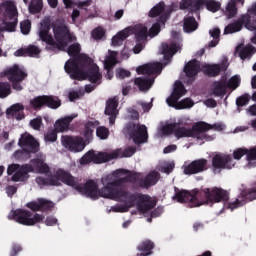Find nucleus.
Here are the masks:
<instances>
[{"mask_svg":"<svg viewBox=\"0 0 256 256\" xmlns=\"http://www.w3.org/2000/svg\"><path fill=\"white\" fill-rule=\"evenodd\" d=\"M212 91L216 97H223L227 93V82L225 80L215 82L212 86Z\"/></svg>","mask_w":256,"mask_h":256,"instance_id":"e433bc0d","label":"nucleus"},{"mask_svg":"<svg viewBox=\"0 0 256 256\" xmlns=\"http://www.w3.org/2000/svg\"><path fill=\"white\" fill-rule=\"evenodd\" d=\"M163 25H164V22L155 23L150 28L149 31L147 30V26L143 24H138L134 27L133 26L127 27L122 31H119L116 35L112 37V46L121 47V45H123V41H125V39L129 37V35H132V33H134L135 39H137V41H143V39H145V37H147L148 35L150 37H157Z\"/></svg>","mask_w":256,"mask_h":256,"instance_id":"39448f33","label":"nucleus"},{"mask_svg":"<svg viewBox=\"0 0 256 256\" xmlns=\"http://www.w3.org/2000/svg\"><path fill=\"white\" fill-rule=\"evenodd\" d=\"M248 104H249V95L240 96L236 100V105H238V107H245V105H248Z\"/></svg>","mask_w":256,"mask_h":256,"instance_id":"bf43d9fd","label":"nucleus"},{"mask_svg":"<svg viewBox=\"0 0 256 256\" xmlns=\"http://www.w3.org/2000/svg\"><path fill=\"white\" fill-rule=\"evenodd\" d=\"M0 15L5 25V30L13 32L17 27L19 12L17 11V5L11 0H6L0 4Z\"/></svg>","mask_w":256,"mask_h":256,"instance_id":"9d476101","label":"nucleus"},{"mask_svg":"<svg viewBox=\"0 0 256 256\" xmlns=\"http://www.w3.org/2000/svg\"><path fill=\"white\" fill-rule=\"evenodd\" d=\"M30 105L33 109H38V107H43V105H47L50 109H58V107H61V101L53 96H38L30 100Z\"/></svg>","mask_w":256,"mask_h":256,"instance_id":"a211bd4d","label":"nucleus"},{"mask_svg":"<svg viewBox=\"0 0 256 256\" xmlns=\"http://www.w3.org/2000/svg\"><path fill=\"white\" fill-rule=\"evenodd\" d=\"M201 197L203 194L199 190H176L172 199L177 203H188L190 207H201Z\"/></svg>","mask_w":256,"mask_h":256,"instance_id":"4468645a","label":"nucleus"},{"mask_svg":"<svg viewBox=\"0 0 256 256\" xmlns=\"http://www.w3.org/2000/svg\"><path fill=\"white\" fill-rule=\"evenodd\" d=\"M181 49V44L176 42L175 44H162L161 53L164 55L165 61H169L173 57L176 51Z\"/></svg>","mask_w":256,"mask_h":256,"instance_id":"7c9ffc66","label":"nucleus"},{"mask_svg":"<svg viewBox=\"0 0 256 256\" xmlns=\"http://www.w3.org/2000/svg\"><path fill=\"white\" fill-rule=\"evenodd\" d=\"M126 137L132 139L134 143H145L147 141V127L141 124H130L124 128Z\"/></svg>","mask_w":256,"mask_h":256,"instance_id":"2eb2a0df","label":"nucleus"},{"mask_svg":"<svg viewBox=\"0 0 256 256\" xmlns=\"http://www.w3.org/2000/svg\"><path fill=\"white\" fill-rule=\"evenodd\" d=\"M147 37H151L150 35L146 36L145 39L143 40H137L136 39V45L134 46V53L137 55L139 54L140 51H143V47H145V40L147 39Z\"/></svg>","mask_w":256,"mask_h":256,"instance_id":"6e6d98bb","label":"nucleus"},{"mask_svg":"<svg viewBox=\"0 0 256 256\" xmlns=\"http://www.w3.org/2000/svg\"><path fill=\"white\" fill-rule=\"evenodd\" d=\"M208 161L207 159H198L190 164H184L183 171L185 175H195L197 173H203V171H207L208 169Z\"/></svg>","mask_w":256,"mask_h":256,"instance_id":"412c9836","label":"nucleus"},{"mask_svg":"<svg viewBox=\"0 0 256 256\" xmlns=\"http://www.w3.org/2000/svg\"><path fill=\"white\" fill-rule=\"evenodd\" d=\"M26 53L28 57H39V53H41V49L35 45H30L26 48Z\"/></svg>","mask_w":256,"mask_h":256,"instance_id":"3c124183","label":"nucleus"},{"mask_svg":"<svg viewBox=\"0 0 256 256\" xmlns=\"http://www.w3.org/2000/svg\"><path fill=\"white\" fill-rule=\"evenodd\" d=\"M252 53H255V48H253L251 45L244 46L241 44L236 48V55H239L242 61H245V59H251Z\"/></svg>","mask_w":256,"mask_h":256,"instance_id":"473e14b6","label":"nucleus"},{"mask_svg":"<svg viewBox=\"0 0 256 256\" xmlns=\"http://www.w3.org/2000/svg\"><path fill=\"white\" fill-rule=\"evenodd\" d=\"M53 205V202L40 198L36 201L29 202L27 204V207L32 211H41V209H51Z\"/></svg>","mask_w":256,"mask_h":256,"instance_id":"2f4dec72","label":"nucleus"},{"mask_svg":"<svg viewBox=\"0 0 256 256\" xmlns=\"http://www.w3.org/2000/svg\"><path fill=\"white\" fill-rule=\"evenodd\" d=\"M29 173L48 175L49 166H47L43 158H40L33 160L30 165L19 166V164H11L7 168V174L13 175L12 181L16 183L19 181H27L29 179Z\"/></svg>","mask_w":256,"mask_h":256,"instance_id":"423d86ee","label":"nucleus"},{"mask_svg":"<svg viewBox=\"0 0 256 256\" xmlns=\"http://www.w3.org/2000/svg\"><path fill=\"white\" fill-rule=\"evenodd\" d=\"M163 69V64L156 62V63H149L136 68V73L138 75H159Z\"/></svg>","mask_w":256,"mask_h":256,"instance_id":"5701e85b","label":"nucleus"},{"mask_svg":"<svg viewBox=\"0 0 256 256\" xmlns=\"http://www.w3.org/2000/svg\"><path fill=\"white\" fill-rule=\"evenodd\" d=\"M256 2L252 3L248 9L247 13L243 14L238 21L229 24L224 29V35H231V33H238L243 29V25L245 29L248 31H252L254 33V37L251 39L252 43L256 45Z\"/></svg>","mask_w":256,"mask_h":256,"instance_id":"0eeeda50","label":"nucleus"},{"mask_svg":"<svg viewBox=\"0 0 256 256\" xmlns=\"http://www.w3.org/2000/svg\"><path fill=\"white\" fill-rule=\"evenodd\" d=\"M157 181H159V174L157 172H151L147 175L142 185L144 187H151L152 185H155Z\"/></svg>","mask_w":256,"mask_h":256,"instance_id":"a19ab883","label":"nucleus"},{"mask_svg":"<svg viewBox=\"0 0 256 256\" xmlns=\"http://www.w3.org/2000/svg\"><path fill=\"white\" fill-rule=\"evenodd\" d=\"M135 154V148L117 149L111 153L89 151L81 159V165H87V163H106L113 159H119L121 157H132Z\"/></svg>","mask_w":256,"mask_h":256,"instance_id":"1a4fd4ad","label":"nucleus"},{"mask_svg":"<svg viewBox=\"0 0 256 256\" xmlns=\"http://www.w3.org/2000/svg\"><path fill=\"white\" fill-rule=\"evenodd\" d=\"M247 111L250 115H256V104L250 106Z\"/></svg>","mask_w":256,"mask_h":256,"instance_id":"774afa93","label":"nucleus"},{"mask_svg":"<svg viewBox=\"0 0 256 256\" xmlns=\"http://www.w3.org/2000/svg\"><path fill=\"white\" fill-rule=\"evenodd\" d=\"M41 125H43L41 117L34 118L30 121V126L32 129H35V131H39V129H41Z\"/></svg>","mask_w":256,"mask_h":256,"instance_id":"4d7b16f0","label":"nucleus"},{"mask_svg":"<svg viewBox=\"0 0 256 256\" xmlns=\"http://www.w3.org/2000/svg\"><path fill=\"white\" fill-rule=\"evenodd\" d=\"M210 37H212V40L209 44L208 47H217L219 45V37L221 35V30L219 28H212L210 31Z\"/></svg>","mask_w":256,"mask_h":256,"instance_id":"ea45409f","label":"nucleus"},{"mask_svg":"<svg viewBox=\"0 0 256 256\" xmlns=\"http://www.w3.org/2000/svg\"><path fill=\"white\" fill-rule=\"evenodd\" d=\"M11 95V85L9 83L0 82V98L5 99Z\"/></svg>","mask_w":256,"mask_h":256,"instance_id":"09e8293b","label":"nucleus"},{"mask_svg":"<svg viewBox=\"0 0 256 256\" xmlns=\"http://www.w3.org/2000/svg\"><path fill=\"white\" fill-rule=\"evenodd\" d=\"M206 9L211 11V13H217L221 9V2L215 0H207Z\"/></svg>","mask_w":256,"mask_h":256,"instance_id":"de8ad7c7","label":"nucleus"},{"mask_svg":"<svg viewBox=\"0 0 256 256\" xmlns=\"http://www.w3.org/2000/svg\"><path fill=\"white\" fill-rule=\"evenodd\" d=\"M91 35L96 41H101V39L105 37V30L103 27L99 26L92 31Z\"/></svg>","mask_w":256,"mask_h":256,"instance_id":"8fccbe9b","label":"nucleus"},{"mask_svg":"<svg viewBox=\"0 0 256 256\" xmlns=\"http://www.w3.org/2000/svg\"><path fill=\"white\" fill-rule=\"evenodd\" d=\"M1 77H7L11 83H21L27 77L25 70L19 65H13L6 68L2 73Z\"/></svg>","mask_w":256,"mask_h":256,"instance_id":"f3484780","label":"nucleus"},{"mask_svg":"<svg viewBox=\"0 0 256 256\" xmlns=\"http://www.w3.org/2000/svg\"><path fill=\"white\" fill-rule=\"evenodd\" d=\"M224 14L228 19H233L237 15V5L233 1H229L224 10Z\"/></svg>","mask_w":256,"mask_h":256,"instance_id":"58836bf2","label":"nucleus"},{"mask_svg":"<svg viewBox=\"0 0 256 256\" xmlns=\"http://www.w3.org/2000/svg\"><path fill=\"white\" fill-rule=\"evenodd\" d=\"M208 0H182L180 3V9H189L192 11H197L199 9H203L205 5L207 6Z\"/></svg>","mask_w":256,"mask_h":256,"instance_id":"c85d7f7f","label":"nucleus"},{"mask_svg":"<svg viewBox=\"0 0 256 256\" xmlns=\"http://www.w3.org/2000/svg\"><path fill=\"white\" fill-rule=\"evenodd\" d=\"M18 145L26 153H37L39 151V142L29 133L21 135Z\"/></svg>","mask_w":256,"mask_h":256,"instance_id":"6ab92c4d","label":"nucleus"},{"mask_svg":"<svg viewBox=\"0 0 256 256\" xmlns=\"http://www.w3.org/2000/svg\"><path fill=\"white\" fill-rule=\"evenodd\" d=\"M242 197H244V201H255L256 199V186L248 188L242 192Z\"/></svg>","mask_w":256,"mask_h":256,"instance_id":"a18cd8bd","label":"nucleus"},{"mask_svg":"<svg viewBox=\"0 0 256 256\" xmlns=\"http://www.w3.org/2000/svg\"><path fill=\"white\" fill-rule=\"evenodd\" d=\"M212 167L214 171H217V169H233L235 160L231 155L218 153L213 156Z\"/></svg>","mask_w":256,"mask_h":256,"instance_id":"dca6fc26","label":"nucleus"},{"mask_svg":"<svg viewBox=\"0 0 256 256\" xmlns=\"http://www.w3.org/2000/svg\"><path fill=\"white\" fill-rule=\"evenodd\" d=\"M199 29V23L193 17L189 16L184 18L183 31L184 33H193Z\"/></svg>","mask_w":256,"mask_h":256,"instance_id":"f704fd0d","label":"nucleus"},{"mask_svg":"<svg viewBox=\"0 0 256 256\" xmlns=\"http://www.w3.org/2000/svg\"><path fill=\"white\" fill-rule=\"evenodd\" d=\"M45 141L48 143H55V141H57V130H49L45 134Z\"/></svg>","mask_w":256,"mask_h":256,"instance_id":"864d4df0","label":"nucleus"},{"mask_svg":"<svg viewBox=\"0 0 256 256\" xmlns=\"http://www.w3.org/2000/svg\"><path fill=\"white\" fill-rule=\"evenodd\" d=\"M245 203H247V200H244L243 194H241V196H239L238 198L231 200L230 202L225 201L224 202V207L226 209H230L231 211L235 210V209H239V207H243V205H245Z\"/></svg>","mask_w":256,"mask_h":256,"instance_id":"c9c22d12","label":"nucleus"},{"mask_svg":"<svg viewBox=\"0 0 256 256\" xmlns=\"http://www.w3.org/2000/svg\"><path fill=\"white\" fill-rule=\"evenodd\" d=\"M187 93V90H185V87L181 82H176L174 85V90L170 97L166 99L167 105L169 107H174V109H191L193 105H195V102L191 100V98H185L182 101L179 102V99L183 97Z\"/></svg>","mask_w":256,"mask_h":256,"instance_id":"9b49d317","label":"nucleus"},{"mask_svg":"<svg viewBox=\"0 0 256 256\" xmlns=\"http://www.w3.org/2000/svg\"><path fill=\"white\" fill-rule=\"evenodd\" d=\"M20 30L22 35H29L31 33V21L24 20L20 23Z\"/></svg>","mask_w":256,"mask_h":256,"instance_id":"603ef678","label":"nucleus"},{"mask_svg":"<svg viewBox=\"0 0 256 256\" xmlns=\"http://www.w3.org/2000/svg\"><path fill=\"white\" fill-rule=\"evenodd\" d=\"M241 85V76L234 75L232 76L227 82L226 87L227 89H232V91H235Z\"/></svg>","mask_w":256,"mask_h":256,"instance_id":"37998d69","label":"nucleus"},{"mask_svg":"<svg viewBox=\"0 0 256 256\" xmlns=\"http://www.w3.org/2000/svg\"><path fill=\"white\" fill-rule=\"evenodd\" d=\"M199 71H201V63L197 60L189 61L184 67L186 78H183V81L185 83H191Z\"/></svg>","mask_w":256,"mask_h":256,"instance_id":"4be33fe9","label":"nucleus"},{"mask_svg":"<svg viewBox=\"0 0 256 256\" xmlns=\"http://www.w3.org/2000/svg\"><path fill=\"white\" fill-rule=\"evenodd\" d=\"M27 55V48H20L14 52L15 57H25Z\"/></svg>","mask_w":256,"mask_h":256,"instance_id":"e2e57ef3","label":"nucleus"},{"mask_svg":"<svg viewBox=\"0 0 256 256\" xmlns=\"http://www.w3.org/2000/svg\"><path fill=\"white\" fill-rule=\"evenodd\" d=\"M28 9L33 15L35 13H41L43 10V0H30Z\"/></svg>","mask_w":256,"mask_h":256,"instance_id":"4c0bfd02","label":"nucleus"},{"mask_svg":"<svg viewBox=\"0 0 256 256\" xmlns=\"http://www.w3.org/2000/svg\"><path fill=\"white\" fill-rule=\"evenodd\" d=\"M138 249L139 251H141L142 256L151 255V251L153 249V242L145 241L138 246Z\"/></svg>","mask_w":256,"mask_h":256,"instance_id":"79ce46f5","label":"nucleus"},{"mask_svg":"<svg viewBox=\"0 0 256 256\" xmlns=\"http://www.w3.org/2000/svg\"><path fill=\"white\" fill-rule=\"evenodd\" d=\"M173 169H175V161L173 160L165 161L160 165V171L167 175H169Z\"/></svg>","mask_w":256,"mask_h":256,"instance_id":"49530a36","label":"nucleus"},{"mask_svg":"<svg viewBox=\"0 0 256 256\" xmlns=\"http://www.w3.org/2000/svg\"><path fill=\"white\" fill-rule=\"evenodd\" d=\"M67 53L70 57H74V59H70L68 61H72L76 63V65H81L85 62L84 57H87L85 54H81V45L79 43H74L68 47Z\"/></svg>","mask_w":256,"mask_h":256,"instance_id":"393cba45","label":"nucleus"},{"mask_svg":"<svg viewBox=\"0 0 256 256\" xmlns=\"http://www.w3.org/2000/svg\"><path fill=\"white\" fill-rule=\"evenodd\" d=\"M81 94L80 92H77V91H71L69 92V100L70 101H76V99H79L81 97Z\"/></svg>","mask_w":256,"mask_h":256,"instance_id":"680f3d73","label":"nucleus"},{"mask_svg":"<svg viewBox=\"0 0 256 256\" xmlns=\"http://www.w3.org/2000/svg\"><path fill=\"white\" fill-rule=\"evenodd\" d=\"M89 5H91V0H84L77 3V7H79V9H86Z\"/></svg>","mask_w":256,"mask_h":256,"instance_id":"0e129e2a","label":"nucleus"},{"mask_svg":"<svg viewBox=\"0 0 256 256\" xmlns=\"http://www.w3.org/2000/svg\"><path fill=\"white\" fill-rule=\"evenodd\" d=\"M134 83L140 91H149V88L153 87V83H155V78H136Z\"/></svg>","mask_w":256,"mask_h":256,"instance_id":"72a5a7b5","label":"nucleus"},{"mask_svg":"<svg viewBox=\"0 0 256 256\" xmlns=\"http://www.w3.org/2000/svg\"><path fill=\"white\" fill-rule=\"evenodd\" d=\"M24 109H25V107L23 106V104L16 103V104H13L12 106H10L6 110V115H9V117H15V115H17V113H20Z\"/></svg>","mask_w":256,"mask_h":256,"instance_id":"c03bdc74","label":"nucleus"},{"mask_svg":"<svg viewBox=\"0 0 256 256\" xmlns=\"http://www.w3.org/2000/svg\"><path fill=\"white\" fill-rule=\"evenodd\" d=\"M116 77L118 79H125L126 77H131V72H129L125 69H122V68H118L116 70Z\"/></svg>","mask_w":256,"mask_h":256,"instance_id":"13d9d810","label":"nucleus"},{"mask_svg":"<svg viewBox=\"0 0 256 256\" xmlns=\"http://www.w3.org/2000/svg\"><path fill=\"white\" fill-rule=\"evenodd\" d=\"M84 62L80 65L69 60L64 65V70L68 75H70L71 79H76L77 81H85L87 79L90 83H94L95 85H100L103 75H101V71H99V66L91 60V58L87 56H82Z\"/></svg>","mask_w":256,"mask_h":256,"instance_id":"20e7f679","label":"nucleus"},{"mask_svg":"<svg viewBox=\"0 0 256 256\" xmlns=\"http://www.w3.org/2000/svg\"><path fill=\"white\" fill-rule=\"evenodd\" d=\"M227 67H229V64L227 63V60H223L220 64H205L202 66V71L206 73V75H209L210 77H215L221 73V71H227Z\"/></svg>","mask_w":256,"mask_h":256,"instance_id":"bb28decb","label":"nucleus"},{"mask_svg":"<svg viewBox=\"0 0 256 256\" xmlns=\"http://www.w3.org/2000/svg\"><path fill=\"white\" fill-rule=\"evenodd\" d=\"M95 127H97V122H87L85 124L83 133L85 140L79 136H62L63 147L68 151H72V153H81L91 143Z\"/></svg>","mask_w":256,"mask_h":256,"instance_id":"6e6552de","label":"nucleus"},{"mask_svg":"<svg viewBox=\"0 0 256 256\" xmlns=\"http://www.w3.org/2000/svg\"><path fill=\"white\" fill-rule=\"evenodd\" d=\"M8 219H13L16 223L25 225L26 227H33V225L41 223V221L45 219V216L37 213L33 214L28 210L18 209L11 211L8 215Z\"/></svg>","mask_w":256,"mask_h":256,"instance_id":"ddd939ff","label":"nucleus"},{"mask_svg":"<svg viewBox=\"0 0 256 256\" xmlns=\"http://www.w3.org/2000/svg\"><path fill=\"white\" fill-rule=\"evenodd\" d=\"M77 117H78V114L74 113L56 120L54 124L55 131H57V133H63L65 131H69V125H71V122L73 121V119H77Z\"/></svg>","mask_w":256,"mask_h":256,"instance_id":"cd10ccee","label":"nucleus"},{"mask_svg":"<svg viewBox=\"0 0 256 256\" xmlns=\"http://www.w3.org/2000/svg\"><path fill=\"white\" fill-rule=\"evenodd\" d=\"M51 30V18L45 17L39 25L37 35L40 41L46 43L47 49H65L69 41H75V36L70 34L69 28L63 21L55 22L53 26L54 37L49 33Z\"/></svg>","mask_w":256,"mask_h":256,"instance_id":"7ed1b4c3","label":"nucleus"},{"mask_svg":"<svg viewBox=\"0 0 256 256\" xmlns=\"http://www.w3.org/2000/svg\"><path fill=\"white\" fill-rule=\"evenodd\" d=\"M140 174L129 172L123 169L116 170L110 175L104 176L101 179L102 188L99 189L97 182L90 180L84 186H80L77 179L72 177L69 172L65 170H57L50 178L45 180L43 177L36 178V183L39 187H45V185L59 186L61 183H65L69 187L76 189L82 195L90 197V199H111L112 201H118L120 204H116L108 210L113 213H127L131 207L137 205V209L141 213H147L155 207V202L151 200V197L133 194L125 188V183H134L138 181Z\"/></svg>","mask_w":256,"mask_h":256,"instance_id":"f257e3e1","label":"nucleus"},{"mask_svg":"<svg viewBox=\"0 0 256 256\" xmlns=\"http://www.w3.org/2000/svg\"><path fill=\"white\" fill-rule=\"evenodd\" d=\"M200 207L202 205H214V203H225L229 201V192L223 188H205L201 191Z\"/></svg>","mask_w":256,"mask_h":256,"instance_id":"f8f14e48","label":"nucleus"},{"mask_svg":"<svg viewBox=\"0 0 256 256\" xmlns=\"http://www.w3.org/2000/svg\"><path fill=\"white\" fill-rule=\"evenodd\" d=\"M188 120L189 118L187 117H181L175 123L166 122L159 129L158 137H163V135H171V133L174 132L176 139H182V137H195L200 141H213V139H215V136H210L209 134H207V131H211V129H214V131H223V129H225V124L223 123H218L211 126L205 122L196 123L192 127V129H187L183 127L177 128V125H185Z\"/></svg>","mask_w":256,"mask_h":256,"instance_id":"f03ea898","label":"nucleus"},{"mask_svg":"<svg viewBox=\"0 0 256 256\" xmlns=\"http://www.w3.org/2000/svg\"><path fill=\"white\" fill-rule=\"evenodd\" d=\"M244 155L247 157L246 167H248V169L256 167V148H252L250 150H247L246 148H238L233 151V158L236 161H239Z\"/></svg>","mask_w":256,"mask_h":256,"instance_id":"aec40b11","label":"nucleus"},{"mask_svg":"<svg viewBox=\"0 0 256 256\" xmlns=\"http://www.w3.org/2000/svg\"><path fill=\"white\" fill-rule=\"evenodd\" d=\"M96 135L99 139H107L109 137V130L103 126L97 128Z\"/></svg>","mask_w":256,"mask_h":256,"instance_id":"5fc2aeb1","label":"nucleus"},{"mask_svg":"<svg viewBox=\"0 0 256 256\" xmlns=\"http://www.w3.org/2000/svg\"><path fill=\"white\" fill-rule=\"evenodd\" d=\"M117 52L115 51H108V55L106 56L104 60V69H106L107 74H106V79L111 81L113 79V71H111V68L115 67L117 65Z\"/></svg>","mask_w":256,"mask_h":256,"instance_id":"a878e982","label":"nucleus"},{"mask_svg":"<svg viewBox=\"0 0 256 256\" xmlns=\"http://www.w3.org/2000/svg\"><path fill=\"white\" fill-rule=\"evenodd\" d=\"M45 223H46V225L48 227H53L54 225H57V218H55V217H48L46 219Z\"/></svg>","mask_w":256,"mask_h":256,"instance_id":"69168bd1","label":"nucleus"},{"mask_svg":"<svg viewBox=\"0 0 256 256\" xmlns=\"http://www.w3.org/2000/svg\"><path fill=\"white\" fill-rule=\"evenodd\" d=\"M171 11H177V6L175 8L165 7L163 2H160L152 8L150 11V17H157V15H162V17H167Z\"/></svg>","mask_w":256,"mask_h":256,"instance_id":"c756f323","label":"nucleus"},{"mask_svg":"<svg viewBox=\"0 0 256 256\" xmlns=\"http://www.w3.org/2000/svg\"><path fill=\"white\" fill-rule=\"evenodd\" d=\"M119 107V98L114 97L107 101L105 114L110 116L109 117V123L110 125L115 124V117L119 114V110L117 109Z\"/></svg>","mask_w":256,"mask_h":256,"instance_id":"b1692460","label":"nucleus"},{"mask_svg":"<svg viewBox=\"0 0 256 256\" xmlns=\"http://www.w3.org/2000/svg\"><path fill=\"white\" fill-rule=\"evenodd\" d=\"M174 151H177V145L172 144L164 148L163 153H173Z\"/></svg>","mask_w":256,"mask_h":256,"instance_id":"338daca9","label":"nucleus"},{"mask_svg":"<svg viewBox=\"0 0 256 256\" xmlns=\"http://www.w3.org/2000/svg\"><path fill=\"white\" fill-rule=\"evenodd\" d=\"M21 251H23V248L21 247V245L14 244L12 246V251L10 252V256H17L19 255V253H21Z\"/></svg>","mask_w":256,"mask_h":256,"instance_id":"052dcab7","label":"nucleus"}]
</instances>
